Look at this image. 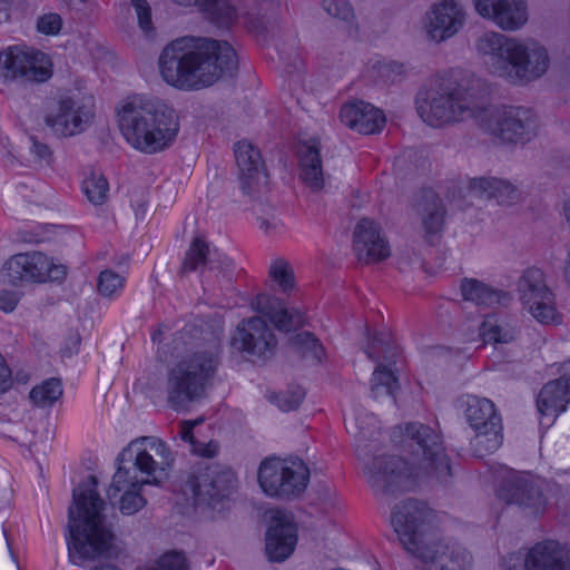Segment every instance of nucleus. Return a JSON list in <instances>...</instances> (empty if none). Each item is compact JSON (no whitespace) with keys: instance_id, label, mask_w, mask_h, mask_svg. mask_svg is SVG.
<instances>
[{"instance_id":"obj_1","label":"nucleus","mask_w":570,"mask_h":570,"mask_svg":"<svg viewBox=\"0 0 570 570\" xmlns=\"http://www.w3.org/2000/svg\"><path fill=\"white\" fill-rule=\"evenodd\" d=\"M372 414L360 412L347 420V430L355 439L357 459L363 463L371 488L381 494L411 490L416 481L451 483L453 473L440 433L420 422L406 424L401 439L410 453L411 466L396 455L379 454L380 429Z\"/></svg>"},{"instance_id":"obj_2","label":"nucleus","mask_w":570,"mask_h":570,"mask_svg":"<svg viewBox=\"0 0 570 570\" xmlns=\"http://www.w3.org/2000/svg\"><path fill=\"white\" fill-rule=\"evenodd\" d=\"M238 67L235 49L225 40L183 38L173 41L159 57L164 80L179 89L209 87Z\"/></svg>"},{"instance_id":"obj_3","label":"nucleus","mask_w":570,"mask_h":570,"mask_svg":"<svg viewBox=\"0 0 570 570\" xmlns=\"http://www.w3.org/2000/svg\"><path fill=\"white\" fill-rule=\"evenodd\" d=\"M191 338V330L187 327L175 335L173 343L177 360L166 371V403L176 412L186 411L207 396L220 365L222 348L217 337L207 343Z\"/></svg>"},{"instance_id":"obj_4","label":"nucleus","mask_w":570,"mask_h":570,"mask_svg":"<svg viewBox=\"0 0 570 570\" xmlns=\"http://www.w3.org/2000/svg\"><path fill=\"white\" fill-rule=\"evenodd\" d=\"M174 453L157 436H140L132 440L116 459L117 470L107 490L110 502L118 499L122 514L140 511L147 500L141 494L146 484H157L158 476L166 475L173 468Z\"/></svg>"},{"instance_id":"obj_5","label":"nucleus","mask_w":570,"mask_h":570,"mask_svg":"<svg viewBox=\"0 0 570 570\" xmlns=\"http://www.w3.org/2000/svg\"><path fill=\"white\" fill-rule=\"evenodd\" d=\"M98 479L89 475L72 492L68 515V551L73 564L110 554L114 534L102 513L105 501L98 491Z\"/></svg>"},{"instance_id":"obj_6","label":"nucleus","mask_w":570,"mask_h":570,"mask_svg":"<svg viewBox=\"0 0 570 570\" xmlns=\"http://www.w3.org/2000/svg\"><path fill=\"white\" fill-rule=\"evenodd\" d=\"M118 126L127 142L145 154L167 149L179 131V119L164 100L132 95L117 107Z\"/></svg>"},{"instance_id":"obj_7","label":"nucleus","mask_w":570,"mask_h":570,"mask_svg":"<svg viewBox=\"0 0 570 570\" xmlns=\"http://www.w3.org/2000/svg\"><path fill=\"white\" fill-rule=\"evenodd\" d=\"M488 95V87L480 78L465 77L454 85H440L420 91L416 110L420 118L431 127H442L469 118L479 124Z\"/></svg>"},{"instance_id":"obj_8","label":"nucleus","mask_w":570,"mask_h":570,"mask_svg":"<svg viewBox=\"0 0 570 570\" xmlns=\"http://www.w3.org/2000/svg\"><path fill=\"white\" fill-rule=\"evenodd\" d=\"M237 479L227 466L199 464L186 476L181 490L197 507L215 509L236 490Z\"/></svg>"},{"instance_id":"obj_9","label":"nucleus","mask_w":570,"mask_h":570,"mask_svg":"<svg viewBox=\"0 0 570 570\" xmlns=\"http://www.w3.org/2000/svg\"><path fill=\"white\" fill-rule=\"evenodd\" d=\"M68 267L43 252L12 255L1 268V278L10 285L62 283Z\"/></svg>"},{"instance_id":"obj_10","label":"nucleus","mask_w":570,"mask_h":570,"mask_svg":"<svg viewBox=\"0 0 570 570\" xmlns=\"http://www.w3.org/2000/svg\"><path fill=\"white\" fill-rule=\"evenodd\" d=\"M479 126L505 142H524L537 134L538 120L531 109L515 106L482 109Z\"/></svg>"},{"instance_id":"obj_11","label":"nucleus","mask_w":570,"mask_h":570,"mask_svg":"<svg viewBox=\"0 0 570 570\" xmlns=\"http://www.w3.org/2000/svg\"><path fill=\"white\" fill-rule=\"evenodd\" d=\"M432 511L416 500H404L394 507L391 523L402 546L413 554L429 538L438 535L432 525Z\"/></svg>"},{"instance_id":"obj_12","label":"nucleus","mask_w":570,"mask_h":570,"mask_svg":"<svg viewBox=\"0 0 570 570\" xmlns=\"http://www.w3.org/2000/svg\"><path fill=\"white\" fill-rule=\"evenodd\" d=\"M95 118V104L90 95L73 92L61 96L45 122L60 137H72L86 131Z\"/></svg>"},{"instance_id":"obj_13","label":"nucleus","mask_w":570,"mask_h":570,"mask_svg":"<svg viewBox=\"0 0 570 570\" xmlns=\"http://www.w3.org/2000/svg\"><path fill=\"white\" fill-rule=\"evenodd\" d=\"M517 292L523 306L538 322H558L556 295L548 285L546 273L535 266L522 272L517 282Z\"/></svg>"},{"instance_id":"obj_14","label":"nucleus","mask_w":570,"mask_h":570,"mask_svg":"<svg viewBox=\"0 0 570 570\" xmlns=\"http://www.w3.org/2000/svg\"><path fill=\"white\" fill-rule=\"evenodd\" d=\"M465 417L476 432L473 446L478 455L483 456L498 450L503 441L501 416L494 403L485 397L468 396Z\"/></svg>"},{"instance_id":"obj_15","label":"nucleus","mask_w":570,"mask_h":570,"mask_svg":"<svg viewBox=\"0 0 570 570\" xmlns=\"http://www.w3.org/2000/svg\"><path fill=\"white\" fill-rule=\"evenodd\" d=\"M412 556L422 562L415 570H471L473 562L462 544L439 534L429 538Z\"/></svg>"},{"instance_id":"obj_16","label":"nucleus","mask_w":570,"mask_h":570,"mask_svg":"<svg viewBox=\"0 0 570 570\" xmlns=\"http://www.w3.org/2000/svg\"><path fill=\"white\" fill-rule=\"evenodd\" d=\"M276 345L272 328L258 316L243 320L232 337L233 348L248 361L272 357Z\"/></svg>"},{"instance_id":"obj_17","label":"nucleus","mask_w":570,"mask_h":570,"mask_svg":"<svg viewBox=\"0 0 570 570\" xmlns=\"http://www.w3.org/2000/svg\"><path fill=\"white\" fill-rule=\"evenodd\" d=\"M238 179L244 194L255 196L267 188L268 174L261 150L249 141H238L234 147Z\"/></svg>"},{"instance_id":"obj_18","label":"nucleus","mask_w":570,"mask_h":570,"mask_svg":"<svg viewBox=\"0 0 570 570\" xmlns=\"http://www.w3.org/2000/svg\"><path fill=\"white\" fill-rule=\"evenodd\" d=\"M519 39L499 32H485L476 40V50L491 73L508 79Z\"/></svg>"},{"instance_id":"obj_19","label":"nucleus","mask_w":570,"mask_h":570,"mask_svg":"<svg viewBox=\"0 0 570 570\" xmlns=\"http://www.w3.org/2000/svg\"><path fill=\"white\" fill-rule=\"evenodd\" d=\"M475 11L502 30L515 31L529 18L525 0H473Z\"/></svg>"},{"instance_id":"obj_20","label":"nucleus","mask_w":570,"mask_h":570,"mask_svg":"<svg viewBox=\"0 0 570 570\" xmlns=\"http://www.w3.org/2000/svg\"><path fill=\"white\" fill-rule=\"evenodd\" d=\"M497 495L505 503H514L520 507L531 509L533 513L543 510L546 505L544 497L529 474L510 473L507 475L498 491Z\"/></svg>"},{"instance_id":"obj_21","label":"nucleus","mask_w":570,"mask_h":570,"mask_svg":"<svg viewBox=\"0 0 570 570\" xmlns=\"http://www.w3.org/2000/svg\"><path fill=\"white\" fill-rule=\"evenodd\" d=\"M297 543V529L282 511H274L265 535V552L271 562L288 559Z\"/></svg>"},{"instance_id":"obj_22","label":"nucleus","mask_w":570,"mask_h":570,"mask_svg":"<svg viewBox=\"0 0 570 570\" xmlns=\"http://www.w3.org/2000/svg\"><path fill=\"white\" fill-rule=\"evenodd\" d=\"M353 250L363 264L377 263L391 255L390 244L380 226L368 218H362L354 228Z\"/></svg>"},{"instance_id":"obj_23","label":"nucleus","mask_w":570,"mask_h":570,"mask_svg":"<svg viewBox=\"0 0 570 570\" xmlns=\"http://www.w3.org/2000/svg\"><path fill=\"white\" fill-rule=\"evenodd\" d=\"M464 23V12L456 0H440L426 13L425 31L429 39L442 42L453 37Z\"/></svg>"},{"instance_id":"obj_24","label":"nucleus","mask_w":570,"mask_h":570,"mask_svg":"<svg viewBox=\"0 0 570 570\" xmlns=\"http://www.w3.org/2000/svg\"><path fill=\"white\" fill-rule=\"evenodd\" d=\"M511 61L508 80L530 81L541 77L548 69L547 50L532 40H520Z\"/></svg>"},{"instance_id":"obj_25","label":"nucleus","mask_w":570,"mask_h":570,"mask_svg":"<svg viewBox=\"0 0 570 570\" xmlns=\"http://www.w3.org/2000/svg\"><path fill=\"white\" fill-rule=\"evenodd\" d=\"M381 352L384 353L383 358L389 362V365L382 363L377 364L371 380V392L374 397L381 394L394 396L395 391L399 389L397 377L391 368L395 352L394 348L386 344L381 337L375 336L366 346L365 353L372 361H379Z\"/></svg>"},{"instance_id":"obj_26","label":"nucleus","mask_w":570,"mask_h":570,"mask_svg":"<svg viewBox=\"0 0 570 570\" xmlns=\"http://www.w3.org/2000/svg\"><path fill=\"white\" fill-rule=\"evenodd\" d=\"M525 570H569L570 549L554 540L538 542L525 558Z\"/></svg>"},{"instance_id":"obj_27","label":"nucleus","mask_w":570,"mask_h":570,"mask_svg":"<svg viewBox=\"0 0 570 570\" xmlns=\"http://www.w3.org/2000/svg\"><path fill=\"white\" fill-rule=\"evenodd\" d=\"M340 118L346 127L363 135L381 131L386 121L382 110L364 101L344 105Z\"/></svg>"},{"instance_id":"obj_28","label":"nucleus","mask_w":570,"mask_h":570,"mask_svg":"<svg viewBox=\"0 0 570 570\" xmlns=\"http://www.w3.org/2000/svg\"><path fill=\"white\" fill-rule=\"evenodd\" d=\"M255 308L267 316L279 331L289 332L303 327L306 323L303 312L296 308H286L283 301L275 296L257 295Z\"/></svg>"},{"instance_id":"obj_29","label":"nucleus","mask_w":570,"mask_h":570,"mask_svg":"<svg viewBox=\"0 0 570 570\" xmlns=\"http://www.w3.org/2000/svg\"><path fill=\"white\" fill-rule=\"evenodd\" d=\"M570 402V376L548 382L540 391L537 407L551 422L567 409Z\"/></svg>"},{"instance_id":"obj_30","label":"nucleus","mask_w":570,"mask_h":570,"mask_svg":"<svg viewBox=\"0 0 570 570\" xmlns=\"http://www.w3.org/2000/svg\"><path fill=\"white\" fill-rule=\"evenodd\" d=\"M299 178L313 191L324 187V173L320 155V141L309 139L298 146Z\"/></svg>"},{"instance_id":"obj_31","label":"nucleus","mask_w":570,"mask_h":570,"mask_svg":"<svg viewBox=\"0 0 570 570\" xmlns=\"http://www.w3.org/2000/svg\"><path fill=\"white\" fill-rule=\"evenodd\" d=\"M472 189L481 197L494 199L501 206L514 205L523 197L522 190L517 185L494 177L474 179Z\"/></svg>"},{"instance_id":"obj_32","label":"nucleus","mask_w":570,"mask_h":570,"mask_svg":"<svg viewBox=\"0 0 570 570\" xmlns=\"http://www.w3.org/2000/svg\"><path fill=\"white\" fill-rule=\"evenodd\" d=\"M460 291L464 301L478 306L493 307L511 302V295L508 292L495 289L474 278L462 279Z\"/></svg>"},{"instance_id":"obj_33","label":"nucleus","mask_w":570,"mask_h":570,"mask_svg":"<svg viewBox=\"0 0 570 570\" xmlns=\"http://www.w3.org/2000/svg\"><path fill=\"white\" fill-rule=\"evenodd\" d=\"M285 479V459L269 458L261 463L258 483L267 495L285 499V489H289L284 485Z\"/></svg>"},{"instance_id":"obj_34","label":"nucleus","mask_w":570,"mask_h":570,"mask_svg":"<svg viewBox=\"0 0 570 570\" xmlns=\"http://www.w3.org/2000/svg\"><path fill=\"white\" fill-rule=\"evenodd\" d=\"M209 255V245L208 243L200 236H196L185 256V259L181 265V273H189L196 271L198 267L209 264L210 271H218L219 273L226 274V271L230 267L232 261L228 258H224L223 261L216 263L212 259H208Z\"/></svg>"},{"instance_id":"obj_35","label":"nucleus","mask_w":570,"mask_h":570,"mask_svg":"<svg viewBox=\"0 0 570 570\" xmlns=\"http://www.w3.org/2000/svg\"><path fill=\"white\" fill-rule=\"evenodd\" d=\"M179 6H198L208 20L218 27H229L236 19V9L228 0H174Z\"/></svg>"},{"instance_id":"obj_36","label":"nucleus","mask_w":570,"mask_h":570,"mask_svg":"<svg viewBox=\"0 0 570 570\" xmlns=\"http://www.w3.org/2000/svg\"><path fill=\"white\" fill-rule=\"evenodd\" d=\"M7 157L11 165H13L14 161H26L38 169H52L55 161L53 150L51 147L39 140L36 136L29 137L27 151L24 155H21L20 158L14 156L12 153H8Z\"/></svg>"},{"instance_id":"obj_37","label":"nucleus","mask_w":570,"mask_h":570,"mask_svg":"<svg viewBox=\"0 0 570 570\" xmlns=\"http://www.w3.org/2000/svg\"><path fill=\"white\" fill-rule=\"evenodd\" d=\"M285 499L298 498L307 488L309 482V469L306 463L297 458L291 456L285 459Z\"/></svg>"},{"instance_id":"obj_38","label":"nucleus","mask_w":570,"mask_h":570,"mask_svg":"<svg viewBox=\"0 0 570 570\" xmlns=\"http://www.w3.org/2000/svg\"><path fill=\"white\" fill-rule=\"evenodd\" d=\"M29 47L11 46L0 52V71L10 80L23 81V62H28Z\"/></svg>"},{"instance_id":"obj_39","label":"nucleus","mask_w":570,"mask_h":570,"mask_svg":"<svg viewBox=\"0 0 570 570\" xmlns=\"http://www.w3.org/2000/svg\"><path fill=\"white\" fill-rule=\"evenodd\" d=\"M425 198L426 200L420 205L419 212L426 237H431L442 230L445 210L441 199L433 193L426 194Z\"/></svg>"},{"instance_id":"obj_40","label":"nucleus","mask_w":570,"mask_h":570,"mask_svg":"<svg viewBox=\"0 0 570 570\" xmlns=\"http://www.w3.org/2000/svg\"><path fill=\"white\" fill-rule=\"evenodd\" d=\"M28 62H23L24 82H43L52 76L51 60L48 55L30 48L28 52Z\"/></svg>"},{"instance_id":"obj_41","label":"nucleus","mask_w":570,"mask_h":570,"mask_svg":"<svg viewBox=\"0 0 570 570\" xmlns=\"http://www.w3.org/2000/svg\"><path fill=\"white\" fill-rule=\"evenodd\" d=\"M203 420H185L179 423V436L183 441L188 442L191 445V451L195 454L205 458H213L218 452V443L209 441L207 443L197 441L194 435V429Z\"/></svg>"},{"instance_id":"obj_42","label":"nucleus","mask_w":570,"mask_h":570,"mask_svg":"<svg viewBox=\"0 0 570 570\" xmlns=\"http://www.w3.org/2000/svg\"><path fill=\"white\" fill-rule=\"evenodd\" d=\"M62 395V386L59 379H49L30 391L31 401L41 407L52 405Z\"/></svg>"},{"instance_id":"obj_43","label":"nucleus","mask_w":570,"mask_h":570,"mask_svg":"<svg viewBox=\"0 0 570 570\" xmlns=\"http://www.w3.org/2000/svg\"><path fill=\"white\" fill-rule=\"evenodd\" d=\"M82 190L88 200L98 206L108 199L109 185L105 176L92 171L82 183Z\"/></svg>"},{"instance_id":"obj_44","label":"nucleus","mask_w":570,"mask_h":570,"mask_svg":"<svg viewBox=\"0 0 570 570\" xmlns=\"http://www.w3.org/2000/svg\"><path fill=\"white\" fill-rule=\"evenodd\" d=\"M292 347L302 356H313L321 362L325 355L324 346L311 332H302L291 337Z\"/></svg>"},{"instance_id":"obj_45","label":"nucleus","mask_w":570,"mask_h":570,"mask_svg":"<svg viewBox=\"0 0 570 570\" xmlns=\"http://www.w3.org/2000/svg\"><path fill=\"white\" fill-rule=\"evenodd\" d=\"M268 274L283 293H289L294 289L295 274L287 261L283 258L275 259L269 266Z\"/></svg>"},{"instance_id":"obj_46","label":"nucleus","mask_w":570,"mask_h":570,"mask_svg":"<svg viewBox=\"0 0 570 570\" xmlns=\"http://www.w3.org/2000/svg\"><path fill=\"white\" fill-rule=\"evenodd\" d=\"M305 392L301 386H291L281 393L269 395V401L275 403L284 412L298 409L304 400Z\"/></svg>"},{"instance_id":"obj_47","label":"nucleus","mask_w":570,"mask_h":570,"mask_svg":"<svg viewBox=\"0 0 570 570\" xmlns=\"http://www.w3.org/2000/svg\"><path fill=\"white\" fill-rule=\"evenodd\" d=\"M125 284V278L112 269H105L99 274L97 291L104 297L117 294Z\"/></svg>"},{"instance_id":"obj_48","label":"nucleus","mask_w":570,"mask_h":570,"mask_svg":"<svg viewBox=\"0 0 570 570\" xmlns=\"http://www.w3.org/2000/svg\"><path fill=\"white\" fill-rule=\"evenodd\" d=\"M480 334L487 343H509L514 338L511 331L502 327L491 318H487L482 323Z\"/></svg>"},{"instance_id":"obj_49","label":"nucleus","mask_w":570,"mask_h":570,"mask_svg":"<svg viewBox=\"0 0 570 570\" xmlns=\"http://www.w3.org/2000/svg\"><path fill=\"white\" fill-rule=\"evenodd\" d=\"M147 570H189V566L183 552L168 551Z\"/></svg>"},{"instance_id":"obj_50","label":"nucleus","mask_w":570,"mask_h":570,"mask_svg":"<svg viewBox=\"0 0 570 570\" xmlns=\"http://www.w3.org/2000/svg\"><path fill=\"white\" fill-rule=\"evenodd\" d=\"M131 4L135 9L139 28L146 36H150L154 32L151 8L146 0H131Z\"/></svg>"},{"instance_id":"obj_51","label":"nucleus","mask_w":570,"mask_h":570,"mask_svg":"<svg viewBox=\"0 0 570 570\" xmlns=\"http://www.w3.org/2000/svg\"><path fill=\"white\" fill-rule=\"evenodd\" d=\"M323 8L330 16L340 20L348 21L353 18V9L344 0H323Z\"/></svg>"},{"instance_id":"obj_52","label":"nucleus","mask_w":570,"mask_h":570,"mask_svg":"<svg viewBox=\"0 0 570 570\" xmlns=\"http://www.w3.org/2000/svg\"><path fill=\"white\" fill-rule=\"evenodd\" d=\"M377 72L381 79L386 83H395L401 81L405 73L403 63L390 61L379 65Z\"/></svg>"},{"instance_id":"obj_53","label":"nucleus","mask_w":570,"mask_h":570,"mask_svg":"<svg viewBox=\"0 0 570 570\" xmlns=\"http://www.w3.org/2000/svg\"><path fill=\"white\" fill-rule=\"evenodd\" d=\"M61 27L62 20L58 13H46L37 21V30L43 35H58Z\"/></svg>"},{"instance_id":"obj_54","label":"nucleus","mask_w":570,"mask_h":570,"mask_svg":"<svg viewBox=\"0 0 570 570\" xmlns=\"http://www.w3.org/2000/svg\"><path fill=\"white\" fill-rule=\"evenodd\" d=\"M19 299L20 296L13 291H0V309L6 313L12 312L17 307Z\"/></svg>"},{"instance_id":"obj_55","label":"nucleus","mask_w":570,"mask_h":570,"mask_svg":"<svg viewBox=\"0 0 570 570\" xmlns=\"http://www.w3.org/2000/svg\"><path fill=\"white\" fill-rule=\"evenodd\" d=\"M12 386V373L4 357L0 354V394L8 392Z\"/></svg>"},{"instance_id":"obj_56","label":"nucleus","mask_w":570,"mask_h":570,"mask_svg":"<svg viewBox=\"0 0 570 570\" xmlns=\"http://www.w3.org/2000/svg\"><path fill=\"white\" fill-rule=\"evenodd\" d=\"M563 217L568 227L570 228V199L563 203Z\"/></svg>"},{"instance_id":"obj_57","label":"nucleus","mask_w":570,"mask_h":570,"mask_svg":"<svg viewBox=\"0 0 570 570\" xmlns=\"http://www.w3.org/2000/svg\"><path fill=\"white\" fill-rule=\"evenodd\" d=\"M563 276L567 279V282L570 283V250L568 253V257H567V261H566V264H564Z\"/></svg>"},{"instance_id":"obj_58","label":"nucleus","mask_w":570,"mask_h":570,"mask_svg":"<svg viewBox=\"0 0 570 570\" xmlns=\"http://www.w3.org/2000/svg\"><path fill=\"white\" fill-rule=\"evenodd\" d=\"M267 24H268V22L264 23L263 21L257 23V24L255 22H253V28L264 32V31H268L269 30Z\"/></svg>"},{"instance_id":"obj_59","label":"nucleus","mask_w":570,"mask_h":570,"mask_svg":"<svg viewBox=\"0 0 570 570\" xmlns=\"http://www.w3.org/2000/svg\"><path fill=\"white\" fill-rule=\"evenodd\" d=\"M163 334V331L158 328L151 336L153 342H160V336Z\"/></svg>"}]
</instances>
